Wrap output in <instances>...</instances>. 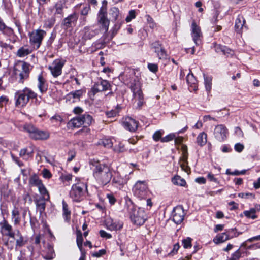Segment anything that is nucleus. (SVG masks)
I'll use <instances>...</instances> for the list:
<instances>
[{
  "instance_id": "obj_1",
  "label": "nucleus",
  "mask_w": 260,
  "mask_h": 260,
  "mask_svg": "<svg viewBox=\"0 0 260 260\" xmlns=\"http://www.w3.org/2000/svg\"><path fill=\"white\" fill-rule=\"evenodd\" d=\"M90 165L92 166L93 177L100 186L103 187L110 183L113 173L109 166L94 159L90 160Z\"/></svg>"
},
{
  "instance_id": "obj_2",
  "label": "nucleus",
  "mask_w": 260,
  "mask_h": 260,
  "mask_svg": "<svg viewBox=\"0 0 260 260\" xmlns=\"http://www.w3.org/2000/svg\"><path fill=\"white\" fill-rule=\"evenodd\" d=\"M124 82L130 88L134 98L138 100V106L139 108L141 107L143 104V94L139 78L136 76L134 72H132L128 76H126Z\"/></svg>"
},
{
  "instance_id": "obj_3",
  "label": "nucleus",
  "mask_w": 260,
  "mask_h": 260,
  "mask_svg": "<svg viewBox=\"0 0 260 260\" xmlns=\"http://www.w3.org/2000/svg\"><path fill=\"white\" fill-rule=\"evenodd\" d=\"M37 94L30 89L25 87L23 90L17 91L15 94V105L23 107L28 103L29 99L36 98Z\"/></svg>"
},
{
  "instance_id": "obj_4",
  "label": "nucleus",
  "mask_w": 260,
  "mask_h": 260,
  "mask_svg": "<svg viewBox=\"0 0 260 260\" xmlns=\"http://www.w3.org/2000/svg\"><path fill=\"white\" fill-rule=\"evenodd\" d=\"M129 214L132 221L137 225H143L147 219L144 209L134 206L130 209Z\"/></svg>"
},
{
  "instance_id": "obj_5",
  "label": "nucleus",
  "mask_w": 260,
  "mask_h": 260,
  "mask_svg": "<svg viewBox=\"0 0 260 260\" xmlns=\"http://www.w3.org/2000/svg\"><path fill=\"white\" fill-rule=\"evenodd\" d=\"M87 189L85 184L78 182L72 185L70 196L75 202H80L83 199V196Z\"/></svg>"
},
{
  "instance_id": "obj_6",
  "label": "nucleus",
  "mask_w": 260,
  "mask_h": 260,
  "mask_svg": "<svg viewBox=\"0 0 260 260\" xmlns=\"http://www.w3.org/2000/svg\"><path fill=\"white\" fill-rule=\"evenodd\" d=\"M133 190L134 195L140 200L145 199L148 197V187L145 181H137L133 187Z\"/></svg>"
},
{
  "instance_id": "obj_7",
  "label": "nucleus",
  "mask_w": 260,
  "mask_h": 260,
  "mask_svg": "<svg viewBox=\"0 0 260 260\" xmlns=\"http://www.w3.org/2000/svg\"><path fill=\"white\" fill-rule=\"evenodd\" d=\"M98 23L102 31L107 32L109 29L110 21L107 18V12L106 8L102 7L98 14Z\"/></svg>"
},
{
  "instance_id": "obj_8",
  "label": "nucleus",
  "mask_w": 260,
  "mask_h": 260,
  "mask_svg": "<svg viewBox=\"0 0 260 260\" xmlns=\"http://www.w3.org/2000/svg\"><path fill=\"white\" fill-rule=\"evenodd\" d=\"M228 129L223 124H219L215 126L214 136L215 139L220 142L224 141L227 138Z\"/></svg>"
},
{
  "instance_id": "obj_9",
  "label": "nucleus",
  "mask_w": 260,
  "mask_h": 260,
  "mask_svg": "<svg viewBox=\"0 0 260 260\" xmlns=\"http://www.w3.org/2000/svg\"><path fill=\"white\" fill-rule=\"evenodd\" d=\"M185 215L184 209L182 206H177L174 208L172 213L173 221L176 224L181 223Z\"/></svg>"
},
{
  "instance_id": "obj_10",
  "label": "nucleus",
  "mask_w": 260,
  "mask_h": 260,
  "mask_svg": "<svg viewBox=\"0 0 260 260\" xmlns=\"http://www.w3.org/2000/svg\"><path fill=\"white\" fill-rule=\"evenodd\" d=\"M63 65L64 63L63 62L56 60L48 68L54 77H57L61 74L62 68Z\"/></svg>"
},
{
  "instance_id": "obj_11",
  "label": "nucleus",
  "mask_w": 260,
  "mask_h": 260,
  "mask_svg": "<svg viewBox=\"0 0 260 260\" xmlns=\"http://www.w3.org/2000/svg\"><path fill=\"white\" fill-rule=\"evenodd\" d=\"M151 48L156 53L159 59L166 58L167 53L161 44L158 41H156L151 44Z\"/></svg>"
},
{
  "instance_id": "obj_12",
  "label": "nucleus",
  "mask_w": 260,
  "mask_h": 260,
  "mask_svg": "<svg viewBox=\"0 0 260 260\" xmlns=\"http://www.w3.org/2000/svg\"><path fill=\"white\" fill-rule=\"evenodd\" d=\"M110 86V83L107 80L100 79L94 84L91 90L93 93L95 94L99 92L108 90Z\"/></svg>"
},
{
  "instance_id": "obj_13",
  "label": "nucleus",
  "mask_w": 260,
  "mask_h": 260,
  "mask_svg": "<svg viewBox=\"0 0 260 260\" xmlns=\"http://www.w3.org/2000/svg\"><path fill=\"white\" fill-rule=\"evenodd\" d=\"M182 156L180 159V165L181 169L189 174L190 172V168L188 166V153L187 148L186 146H183L182 147Z\"/></svg>"
},
{
  "instance_id": "obj_14",
  "label": "nucleus",
  "mask_w": 260,
  "mask_h": 260,
  "mask_svg": "<svg viewBox=\"0 0 260 260\" xmlns=\"http://www.w3.org/2000/svg\"><path fill=\"white\" fill-rule=\"evenodd\" d=\"M29 64L26 62H23L21 66L22 71L17 75L16 73V78L18 82L23 83L24 80L27 79L29 73Z\"/></svg>"
},
{
  "instance_id": "obj_15",
  "label": "nucleus",
  "mask_w": 260,
  "mask_h": 260,
  "mask_svg": "<svg viewBox=\"0 0 260 260\" xmlns=\"http://www.w3.org/2000/svg\"><path fill=\"white\" fill-rule=\"evenodd\" d=\"M78 16L76 13H73L66 18L63 21L62 25L64 29L68 31H71L73 25H74L77 20Z\"/></svg>"
},
{
  "instance_id": "obj_16",
  "label": "nucleus",
  "mask_w": 260,
  "mask_h": 260,
  "mask_svg": "<svg viewBox=\"0 0 260 260\" xmlns=\"http://www.w3.org/2000/svg\"><path fill=\"white\" fill-rule=\"evenodd\" d=\"M43 38V34H29L30 43L34 49L40 47Z\"/></svg>"
},
{
  "instance_id": "obj_17",
  "label": "nucleus",
  "mask_w": 260,
  "mask_h": 260,
  "mask_svg": "<svg viewBox=\"0 0 260 260\" xmlns=\"http://www.w3.org/2000/svg\"><path fill=\"white\" fill-rule=\"evenodd\" d=\"M122 125L125 128L131 132H135L138 128V122L129 117L123 119Z\"/></svg>"
},
{
  "instance_id": "obj_18",
  "label": "nucleus",
  "mask_w": 260,
  "mask_h": 260,
  "mask_svg": "<svg viewBox=\"0 0 260 260\" xmlns=\"http://www.w3.org/2000/svg\"><path fill=\"white\" fill-rule=\"evenodd\" d=\"M245 24V20L243 16L241 15H238L235 20V28L236 31L238 32L247 31L248 28Z\"/></svg>"
},
{
  "instance_id": "obj_19",
  "label": "nucleus",
  "mask_w": 260,
  "mask_h": 260,
  "mask_svg": "<svg viewBox=\"0 0 260 260\" xmlns=\"http://www.w3.org/2000/svg\"><path fill=\"white\" fill-rule=\"evenodd\" d=\"M128 177L125 176L122 177L121 175H117L115 176L112 180V184L115 187L121 189L123 185L127 182Z\"/></svg>"
},
{
  "instance_id": "obj_20",
  "label": "nucleus",
  "mask_w": 260,
  "mask_h": 260,
  "mask_svg": "<svg viewBox=\"0 0 260 260\" xmlns=\"http://www.w3.org/2000/svg\"><path fill=\"white\" fill-rule=\"evenodd\" d=\"M84 91L82 89L72 91L66 96V99L70 103H75L79 101Z\"/></svg>"
},
{
  "instance_id": "obj_21",
  "label": "nucleus",
  "mask_w": 260,
  "mask_h": 260,
  "mask_svg": "<svg viewBox=\"0 0 260 260\" xmlns=\"http://www.w3.org/2000/svg\"><path fill=\"white\" fill-rule=\"evenodd\" d=\"M1 230L5 232V235L9 236L11 238H15V233L12 231V226L8 222L4 220L0 223Z\"/></svg>"
},
{
  "instance_id": "obj_22",
  "label": "nucleus",
  "mask_w": 260,
  "mask_h": 260,
  "mask_svg": "<svg viewBox=\"0 0 260 260\" xmlns=\"http://www.w3.org/2000/svg\"><path fill=\"white\" fill-rule=\"evenodd\" d=\"M106 224L107 228L111 231L119 230L123 227L122 222L114 220L111 218L107 219Z\"/></svg>"
},
{
  "instance_id": "obj_23",
  "label": "nucleus",
  "mask_w": 260,
  "mask_h": 260,
  "mask_svg": "<svg viewBox=\"0 0 260 260\" xmlns=\"http://www.w3.org/2000/svg\"><path fill=\"white\" fill-rule=\"evenodd\" d=\"M215 50L218 53H221L227 56H232L234 52V51L229 48L221 45L215 44Z\"/></svg>"
},
{
  "instance_id": "obj_24",
  "label": "nucleus",
  "mask_w": 260,
  "mask_h": 260,
  "mask_svg": "<svg viewBox=\"0 0 260 260\" xmlns=\"http://www.w3.org/2000/svg\"><path fill=\"white\" fill-rule=\"evenodd\" d=\"M42 257L45 260H51L55 256V254L52 245L47 244V248L42 254Z\"/></svg>"
},
{
  "instance_id": "obj_25",
  "label": "nucleus",
  "mask_w": 260,
  "mask_h": 260,
  "mask_svg": "<svg viewBox=\"0 0 260 260\" xmlns=\"http://www.w3.org/2000/svg\"><path fill=\"white\" fill-rule=\"evenodd\" d=\"M49 137V133L47 131H41L36 128L32 137L35 140H46Z\"/></svg>"
},
{
  "instance_id": "obj_26",
  "label": "nucleus",
  "mask_w": 260,
  "mask_h": 260,
  "mask_svg": "<svg viewBox=\"0 0 260 260\" xmlns=\"http://www.w3.org/2000/svg\"><path fill=\"white\" fill-rule=\"evenodd\" d=\"M45 201H47L46 199H43V198H40L35 200L36 209L39 212L40 215H42L45 211L46 208Z\"/></svg>"
},
{
  "instance_id": "obj_27",
  "label": "nucleus",
  "mask_w": 260,
  "mask_h": 260,
  "mask_svg": "<svg viewBox=\"0 0 260 260\" xmlns=\"http://www.w3.org/2000/svg\"><path fill=\"white\" fill-rule=\"evenodd\" d=\"M81 121L82 120L80 116L73 118L68 122L67 127L71 129L78 128L82 125Z\"/></svg>"
},
{
  "instance_id": "obj_28",
  "label": "nucleus",
  "mask_w": 260,
  "mask_h": 260,
  "mask_svg": "<svg viewBox=\"0 0 260 260\" xmlns=\"http://www.w3.org/2000/svg\"><path fill=\"white\" fill-rule=\"evenodd\" d=\"M38 87L41 93L45 92L48 89V85L46 80L43 78L42 74H40L38 78Z\"/></svg>"
},
{
  "instance_id": "obj_29",
  "label": "nucleus",
  "mask_w": 260,
  "mask_h": 260,
  "mask_svg": "<svg viewBox=\"0 0 260 260\" xmlns=\"http://www.w3.org/2000/svg\"><path fill=\"white\" fill-rule=\"evenodd\" d=\"M2 6L7 15L9 16L13 15L12 4L9 0H3Z\"/></svg>"
},
{
  "instance_id": "obj_30",
  "label": "nucleus",
  "mask_w": 260,
  "mask_h": 260,
  "mask_svg": "<svg viewBox=\"0 0 260 260\" xmlns=\"http://www.w3.org/2000/svg\"><path fill=\"white\" fill-rule=\"evenodd\" d=\"M15 234V236L16 235L17 237V238H14L16 239V248L22 247L26 244L27 240L24 239L19 230H17Z\"/></svg>"
},
{
  "instance_id": "obj_31",
  "label": "nucleus",
  "mask_w": 260,
  "mask_h": 260,
  "mask_svg": "<svg viewBox=\"0 0 260 260\" xmlns=\"http://www.w3.org/2000/svg\"><path fill=\"white\" fill-rule=\"evenodd\" d=\"M230 239L229 236L226 233L219 234L213 239V242L216 244L223 243Z\"/></svg>"
},
{
  "instance_id": "obj_32",
  "label": "nucleus",
  "mask_w": 260,
  "mask_h": 260,
  "mask_svg": "<svg viewBox=\"0 0 260 260\" xmlns=\"http://www.w3.org/2000/svg\"><path fill=\"white\" fill-rule=\"evenodd\" d=\"M29 184L32 186H36L38 188L43 184L42 180L39 178V177L35 174L32 175L29 181Z\"/></svg>"
},
{
  "instance_id": "obj_33",
  "label": "nucleus",
  "mask_w": 260,
  "mask_h": 260,
  "mask_svg": "<svg viewBox=\"0 0 260 260\" xmlns=\"http://www.w3.org/2000/svg\"><path fill=\"white\" fill-rule=\"evenodd\" d=\"M62 207L63 216L66 221H69L71 218V211L68 208V204L64 200L62 201Z\"/></svg>"
},
{
  "instance_id": "obj_34",
  "label": "nucleus",
  "mask_w": 260,
  "mask_h": 260,
  "mask_svg": "<svg viewBox=\"0 0 260 260\" xmlns=\"http://www.w3.org/2000/svg\"><path fill=\"white\" fill-rule=\"evenodd\" d=\"M80 117L82 120V124L84 125V126H88L91 124L93 119L89 114H84Z\"/></svg>"
},
{
  "instance_id": "obj_35",
  "label": "nucleus",
  "mask_w": 260,
  "mask_h": 260,
  "mask_svg": "<svg viewBox=\"0 0 260 260\" xmlns=\"http://www.w3.org/2000/svg\"><path fill=\"white\" fill-rule=\"evenodd\" d=\"M12 218L15 225L19 224L21 221L19 212L18 209L15 208L12 211Z\"/></svg>"
},
{
  "instance_id": "obj_36",
  "label": "nucleus",
  "mask_w": 260,
  "mask_h": 260,
  "mask_svg": "<svg viewBox=\"0 0 260 260\" xmlns=\"http://www.w3.org/2000/svg\"><path fill=\"white\" fill-rule=\"evenodd\" d=\"M83 241V239L82 237V233L80 230H77L76 231V242L77 246L81 252L83 251L82 248Z\"/></svg>"
},
{
  "instance_id": "obj_37",
  "label": "nucleus",
  "mask_w": 260,
  "mask_h": 260,
  "mask_svg": "<svg viewBox=\"0 0 260 260\" xmlns=\"http://www.w3.org/2000/svg\"><path fill=\"white\" fill-rule=\"evenodd\" d=\"M38 189L39 193L41 195V198H43V199H46V201H49L50 196L45 185L43 184Z\"/></svg>"
},
{
  "instance_id": "obj_38",
  "label": "nucleus",
  "mask_w": 260,
  "mask_h": 260,
  "mask_svg": "<svg viewBox=\"0 0 260 260\" xmlns=\"http://www.w3.org/2000/svg\"><path fill=\"white\" fill-rule=\"evenodd\" d=\"M204 85L207 92H210L212 88V78L211 76L204 74Z\"/></svg>"
},
{
  "instance_id": "obj_39",
  "label": "nucleus",
  "mask_w": 260,
  "mask_h": 260,
  "mask_svg": "<svg viewBox=\"0 0 260 260\" xmlns=\"http://www.w3.org/2000/svg\"><path fill=\"white\" fill-rule=\"evenodd\" d=\"M31 52L32 50L24 47H22L18 50L17 55L19 57H24L29 54Z\"/></svg>"
},
{
  "instance_id": "obj_40",
  "label": "nucleus",
  "mask_w": 260,
  "mask_h": 260,
  "mask_svg": "<svg viewBox=\"0 0 260 260\" xmlns=\"http://www.w3.org/2000/svg\"><path fill=\"white\" fill-rule=\"evenodd\" d=\"M197 142L201 146H202L207 142V135L204 133H201L197 138Z\"/></svg>"
},
{
  "instance_id": "obj_41",
  "label": "nucleus",
  "mask_w": 260,
  "mask_h": 260,
  "mask_svg": "<svg viewBox=\"0 0 260 260\" xmlns=\"http://www.w3.org/2000/svg\"><path fill=\"white\" fill-rule=\"evenodd\" d=\"M36 127L31 124H25L23 126V129L27 132L31 138L34 134Z\"/></svg>"
},
{
  "instance_id": "obj_42",
  "label": "nucleus",
  "mask_w": 260,
  "mask_h": 260,
  "mask_svg": "<svg viewBox=\"0 0 260 260\" xmlns=\"http://www.w3.org/2000/svg\"><path fill=\"white\" fill-rule=\"evenodd\" d=\"M34 153L33 149H31L30 151H28L26 148L22 149L19 153V155L21 157H23L24 159H27V158H25V156H27L28 157H31Z\"/></svg>"
},
{
  "instance_id": "obj_43",
  "label": "nucleus",
  "mask_w": 260,
  "mask_h": 260,
  "mask_svg": "<svg viewBox=\"0 0 260 260\" xmlns=\"http://www.w3.org/2000/svg\"><path fill=\"white\" fill-rule=\"evenodd\" d=\"M186 81L188 84L191 86L196 87L197 80L192 73H189L186 77Z\"/></svg>"
},
{
  "instance_id": "obj_44",
  "label": "nucleus",
  "mask_w": 260,
  "mask_h": 260,
  "mask_svg": "<svg viewBox=\"0 0 260 260\" xmlns=\"http://www.w3.org/2000/svg\"><path fill=\"white\" fill-rule=\"evenodd\" d=\"M174 184L184 186L186 184V182L184 179L181 178L179 176H175L172 180Z\"/></svg>"
},
{
  "instance_id": "obj_45",
  "label": "nucleus",
  "mask_w": 260,
  "mask_h": 260,
  "mask_svg": "<svg viewBox=\"0 0 260 260\" xmlns=\"http://www.w3.org/2000/svg\"><path fill=\"white\" fill-rule=\"evenodd\" d=\"M113 150L117 153H123L126 151L125 146L121 142H119L118 145L114 146Z\"/></svg>"
},
{
  "instance_id": "obj_46",
  "label": "nucleus",
  "mask_w": 260,
  "mask_h": 260,
  "mask_svg": "<svg viewBox=\"0 0 260 260\" xmlns=\"http://www.w3.org/2000/svg\"><path fill=\"white\" fill-rule=\"evenodd\" d=\"M65 5L66 4L63 3L57 2L54 6V8L55 10V14L60 15L62 14Z\"/></svg>"
},
{
  "instance_id": "obj_47",
  "label": "nucleus",
  "mask_w": 260,
  "mask_h": 260,
  "mask_svg": "<svg viewBox=\"0 0 260 260\" xmlns=\"http://www.w3.org/2000/svg\"><path fill=\"white\" fill-rule=\"evenodd\" d=\"M146 18L148 26L152 30H154L155 28L157 27V25L155 23L153 19L149 15H146Z\"/></svg>"
},
{
  "instance_id": "obj_48",
  "label": "nucleus",
  "mask_w": 260,
  "mask_h": 260,
  "mask_svg": "<svg viewBox=\"0 0 260 260\" xmlns=\"http://www.w3.org/2000/svg\"><path fill=\"white\" fill-rule=\"evenodd\" d=\"M255 212L253 208H251L249 211H245L243 212L244 215L249 218H251L253 219H256L257 217L255 215Z\"/></svg>"
},
{
  "instance_id": "obj_49",
  "label": "nucleus",
  "mask_w": 260,
  "mask_h": 260,
  "mask_svg": "<svg viewBox=\"0 0 260 260\" xmlns=\"http://www.w3.org/2000/svg\"><path fill=\"white\" fill-rule=\"evenodd\" d=\"M55 19L54 17L47 20L44 23V27L46 28H50L52 27L55 23Z\"/></svg>"
},
{
  "instance_id": "obj_50",
  "label": "nucleus",
  "mask_w": 260,
  "mask_h": 260,
  "mask_svg": "<svg viewBox=\"0 0 260 260\" xmlns=\"http://www.w3.org/2000/svg\"><path fill=\"white\" fill-rule=\"evenodd\" d=\"M119 13V10L116 7H113L110 9V15L115 20L117 19Z\"/></svg>"
},
{
  "instance_id": "obj_51",
  "label": "nucleus",
  "mask_w": 260,
  "mask_h": 260,
  "mask_svg": "<svg viewBox=\"0 0 260 260\" xmlns=\"http://www.w3.org/2000/svg\"><path fill=\"white\" fill-rule=\"evenodd\" d=\"M164 134V131L159 130L156 131L153 135V139L155 141H158L159 140L161 141V137Z\"/></svg>"
},
{
  "instance_id": "obj_52",
  "label": "nucleus",
  "mask_w": 260,
  "mask_h": 260,
  "mask_svg": "<svg viewBox=\"0 0 260 260\" xmlns=\"http://www.w3.org/2000/svg\"><path fill=\"white\" fill-rule=\"evenodd\" d=\"M202 34H194L192 36L193 40L197 45H199L201 43Z\"/></svg>"
},
{
  "instance_id": "obj_53",
  "label": "nucleus",
  "mask_w": 260,
  "mask_h": 260,
  "mask_svg": "<svg viewBox=\"0 0 260 260\" xmlns=\"http://www.w3.org/2000/svg\"><path fill=\"white\" fill-rule=\"evenodd\" d=\"M182 244L184 248H188L191 247V239L187 238L182 240Z\"/></svg>"
},
{
  "instance_id": "obj_54",
  "label": "nucleus",
  "mask_w": 260,
  "mask_h": 260,
  "mask_svg": "<svg viewBox=\"0 0 260 260\" xmlns=\"http://www.w3.org/2000/svg\"><path fill=\"white\" fill-rule=\"evenodd\" d=\"M242 252L240 249H238L232 254L231 258L232 260H239L241 256Z\"/></svg>"
},
{
  "instance_id": "obj_55",
  "label": "nucleus",
  "mask_w": 260,
  "mask_h": 260,
  "mask_svg": "<svg viewBox=\"0 0 260 260\" xmlns=\"http://www.w3.org/2000/svg\"><path fill=\"white\" fill-rule=\"evenodd\" d=\"M102 144L106 148H111L113 145V143L110 139H103L102 140Z\"/></svg>"
},
{
  "instance_id": "obj_56",
  "label": "nucleus",
  "mask_w": 260,
  "mask_h": 260,
  "mask_svg": "<svg viewBox=\"0 0 260 260\" xmlns=\"http://www.w3.org/2000/svg\"><path fill=\"white\" fill-rule=\"evenodd\" d=\"M135 17H136V12L134 10H132L129 12L128 16L125 18V20L127 22H129L133 19H134Z\"/></svg>"
},
{
  "instance_id": "obj_57",
  "label": "nucleus",
  "mask_w": 260,
  "mask_h": 260,
  "mask_svg": "<svg viewBox=\"0 0 260 260\" xmlns=\"http://www.w3.org/2000/svg\"><path fill=\"white\" fill-rule=\"evenodd\" d=\"M91 8L89 5H86L81 11V14L83 16H87L90 11Z\"/></svg>"
},
{
  "instance_id": "obj_58",
  "label": "nucleus",
  "mask_w": 260,
  "mask_h": 260,
  "mask_svg": "<svg viewBox=\"0 0 260 260\" xmlns=\"http://www.w3.org/2000/svg\"><path fill=\"white\" fill-rule=\"evenodd\" d=\"M148 69L153 73H156L158 71V66L155 63H148Z\"/></svg>"
},
{
  "instance_id": "obj_59",
  "label": "nucleus",
  "mask_w": 260,
  "mask_h": 260,
  "mask_svg": "<svg viewBox=\"0 0 260 260\" xmlns=\"http://www.w3.org/2000/svg\"><path fill=\"white\" fill-rule=\"evenodd\" d=\"M99 234L100 236L103 238L105 239H110L112 238V235L111 234L108 233L105 231L104 230H100L99 232Z\"/></svg>"
},
{
  "instance_id": "obj_60",
  "label": "nucleus",
  "mask_w": 260,
  "mask_h": 260,
  "mask_svg": "<svg viewBox=\"0 0 260 260\" xmlns=\"http://www.w3.org/2000/svg\"><path fill=\"white\" fill-rule=\"evenodd\" d=\"M238 196L240 198L244 199H247L249 197L252 198H255V195L252 193H239Z\"/></svg>"
},
{
  "instance_id": "obj_61",
  "label": "nucleus",
  "mask_w": 260,
  "mask_h": 260,
  "mask_svg": "<svg viewBox=\"0 0 260 260\" xmlns=\"http://www.w3.org/2000/svg\"><path fill=\"white\" fill-rule=\"evenodd\" d=\"M175 138V135L174 134H170L166 136L165 137H163L161 139V142H167L170 141L172 140Z\"/></svg>"
},
{
  "instance_id": "obj_62",
  "label": "nucleus",
  "mask_w": 260,
  "mask_h": 260,
  "mask_svg": "<svg viewBox=\"0 0 260 260\" xmlns=\"http://www.w3.org/2000/svg\"><path fill=\"white\" fill-rule=\"evenodd\" d=\"M191 31L192 32H200L201 31L200 27L197 25L194 21H193L191 24Z\"/></svg>"
},
{
  "instance_id": "obj_63",
  "label": "nucleus",
  "mask_w": 260,
  "mask_h": 260,
  "mask_svg": "<svg viewBox=\"0 0 260 260\" xmlns=\"http://www.w3.org/2000/svg\"><path fill=\"white\" fill-rule=\"evenodd\" d=\"M42 174H43V176L44 178H47V179L51 178L52 176V174H51L50 172L46 169H44L42 170Z\"/></svg>"
},
{
  "instance_id": "obj_64",
  "label": "nucleus",
  "mask_w": 260,
  "mask_h": 260,
  "mask_svg": "<svg viewBox=\"0 0 260 260\" xmlns=\"http://www.w3.org/2000/svg\"><path fill=\"white\" fill-rule=\"evenodd\" d=\"M106 253V250L105 249L100 250L99 251L96 252L92 254V256L96 257H100L101 256L104 255Z\"/></svg>"
}]
</instances>
